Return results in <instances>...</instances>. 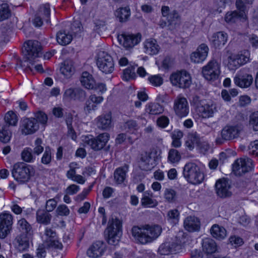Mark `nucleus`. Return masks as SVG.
Masks as SVG:
<instances>
[{"label":"nucleus","mask_w":258,"mask_h":258,"mask_svg":"<svg viewBox=\"0 0 258 258\" xmlns=\"http://www.w3.org/2000/svg\"><path fill=\"white\" fill-rule=\"evenodd\" d=\"M200 227H183L176 235L167 238L159 247L158 252L161 255H169L180 252L189 240V233L199 231Z\"/></svg>","instance_id":"obj_1"},{"label":"nucleus","mask_w":258,"mask_h":258,"mask_svg":"<svg viewBox=\"0 0 258 258\" xmlns=\"http://www.w3.org/2000/svg\"><path fill=\"white\" fill-rule=\"evenodd\" d=\"M41 46L40 43L36 40H29L24 44L22 53L24 60H19L16 65L17 69L18 65L22 68L26 72H32L33 66L35 62V59L40 57Z\"/></svg>","instance_id":"obj_2"},{"label":"nucleus","mask_w":258,"mask_h":258,"mask_svg":"<svg viewBox=\"0 0 258 258\" xmlns=\"http://www.w3.org/2000/svg\"><path fill=\"white\" fill-rule=\"evenodd\" d=\"M131 231L137 242L144 244L156 239L162 229L161 227H133Z\"/></svg>","instance_id":"obj_3"},{"label":"nucleus","mask_w":258,"mask_h":258,"mask_svg":"<svg viewBox=\"0 0 258 258\" xmlns=\"http://www.w3.org/2000/svg\"><path fill=\"white\" fill-rule=\"evenodd\" d=\"M14 179L19 184L28 182L35 175L34 167L23 162H18L14 164L11 170Z\"/></svg>","instance_id":"obj_4"},{"label":"nucleus","mask_w":258,"mask_h":258,"mask_svg":"<svg viewBox=\"0 0 258 258\" xmlns=\"http://www.w3.org/2000/svg\"><path fill=\"white\" fill-rule=\"evenodd\" d=\"M183 175L188 183L192 184H200L204 179V174L200 168L192 162H188L184 165Z\"/></svg>","instance_id":"obj_5"},{"label":"nucleus","mask_w":258,"mask_h":258,"mask_svg":"<svg viewBox=\"0 0 258 258\" xmlns=\"http://www.w3.org/2000/svg\"><path fill=\"white\" fill-rule=\"evenodd\" d=\"M192 102L196 106L199 115L203 118L211 117L217 111L216 104L212 103H206L205 100H201L198 96L192 97Z\"/></svg>","instance_id":"obj_6"},{"label":"nucleus","mask_w":258,"mask_h":258,"mask_svg":"<svg viewBox=\"0 0 258 258\" xmlns=\"http://www.w3.org/2000/svg\"><path fill=\"white\" fill-rule=\"evenodd\" d=\"M109 138V134L107 133L100 134L96 138L85 136L83 139V146L90 147L95 151H99L105 146Z\"/></svg>","instance_id":"obj_7"},{"label":"nucleus","mask_w":258,"mask_h":258,"mask_svg":"<svg viewBox=\"0 0 258 258\" xmlns=\"http://www.w3.org/2000/svg\"><path fill=\"white\" fill-rule=\"evenodd\" d=\"M19 231L21 232L16 238L17 248L20 251H24L29 247V240L32 238L34 230L32 227H20Z\"/></svg>","instance_id":"obj_8"},{"label":"nucleus","mask_w":258,"mask_h":258,"mask_svg":"<svg viewBox=\"0 0 258 258\" xmlns=\"http://www.w3.org/2000/svg\"><path fill=\"white\" fill-rule=\"evenodd\" d=\"M169 79L173 86L182 89L189 88L191 83L190 75L185 71L172 73Z\"/></svg>","instance_id":"obj_9"},{"label":"nucleus","mask_w":258,"mask_h":258,"mask_svg":"<svg viewBox=\"0 0 258 258\" xmlns=\"http://www.w3.org/2000/svg\"><path fill=\"white\" fill-rule=\"evenodd\" d=\"M97 65L99 69L105 74L111 73L114 70V62L112 57L104 51L98 53Z\"/></svg>","instance_id":"obj_10"},{"label":"nucleus","mask_w":258,"mask_h":258,"mask_svg":"<svg viewBox=\"0 0 258 258\" xmlns=\"http://www.w3.org/2000/svg\"><path fill=\"white\" fill-rule=\"evenodd\" d=\"M240 131L237 126L226 125L221 131L220 137L215 140L217 145H222L225 141H230L239 136Z\"/></svg>","instance_id":"obj_11"},{"label":"nucleus","mask_w":258,"mask_h":258,"mask_svg":"<svg viewBox=\"0 0 258 258\" xmlns=\"http://www.w3.org/2000/svg\"><path fill=\"white\" fill-rule=\"evenodd\" d=\"M202 74L207 80L213 81L217 79L220 74V66L215 60L210 61L202 68Z\"/></svg>","instance_id":"obj_12"},{"label":"nucleus","mask_w":258,"mask_h":258,"mask_svg":"<svg viewBox=\"0 0 258 258\" xmlns=\"http://www.w3.org/2000/svg\"><path fill=\"white\" fill-rule=\"evenodd\" d=\"M253 168L251 159L244 157L236 160L233 165V171L237 176H242Z\"/></svg>","instance_id":"obj_13"},{"label":"nucleus","mask_w":258,"mask_h":258,"mask_svg":"<svg viewBox=\"0 0 258 258\" xmlns=\"http://www.w3.org/2000/svg\"><path fill=\"white\" fill-rule=\"evenodd\" d=\"M173 109L177 116H186L189 112L187 99L181 95H178L174 100Z\"/></svg>","instance_id":"obj_14"},{"label":"nucleus","mask_w":258,"mask_h":258,"mask_svg":"<svg viewBox=\"0 0 258 258\" xmlns=\"http://www.w3.org/2000/svg\"><path fill=\"white\" fill-rule=\"evenodd\" d=\"M231 186L229 180L225 178L218 180L215 184L216 192L221 198H226L231 196Z\"/></svg>","instance_id":"obj_15"},{"label":"nucleus","mask_w":258,"mask_h":258,"mask_svg":"<svg viewBox=\"0 0 258 258\" xmlns=\"http://www.w3.org/2000/svg\"><path fill=\"white\" fill-rule=\"evenodd\" d=\"M209 52V47L205 43L200 45L196 50L190 54L191 61L195 63L203 62L207 58Z\"/></svg>","instance_id":"obj_16"},{"label":"nucleus","mask_w":258,"mask_h":258,"mask_svg":"<svg viewBox=\"0 0 258 258\" xmlns=\"http://www.w3.org/2000/svg\"><path fill=\"white\" fill-rule=\"evenodd\" d=\"M104 234L109 244L116 245L120 239L122 231L120 227H107Z\"/></svg>","instance_id":"obj_17"},{"label":"nucleus","mask_w":258,"mask_h":258,"mask_svg":"<svg viewBox=\"0 0 258 258\" xmlns=\"http://www.w3.org/2000/svg\"><path fill=\"white\" fill-rule=\"evenodd\" d=\"M39 127V123L35 118H26L22 122V132L25 135L32 134Z\"/></svg>","instance_id":"obj_18"},{"label":"nucleus","mask_w":258,"mask_h":258,"mask_svg":"<svg viewBox=\"0 0 258 258\" xmlns=\"http://www.w3.org/2000/svg\"><path fill=\"white\" fill-rule=\"evenodd\" d=\"M120 44L126 49L133 48L141 40V35L123 34L118 37Z\"/></svg>","instance_id":"obj_19"},{"label":"nucleus","mask_w":258,"mask_h":258,"mask_svg":"<svg viewBox=\"0 0 258 258\" xmlns=\"http://www.w3.org/2000/svg\"><path fill=\"white\" fill-rule=\"evenodd\" d=\"M103 100L102 96H97L95 94L91 95L86 100L84 106V111L86 114H88L92 111L97 109L98 104L101 103Z\"/></svg>","instance_id":"obj_20"},{"label":"nucleus","mask_w":258,"mask_h":258,"mask_svg":"<svg viewBox=\"0 0 258 258\" xmlns=\"http://www.w3.org/2000/svg\"><path fill=\"white\" fill-rule=\"evenodd\" d=\"M253 80L251 75L242 72L237 74L234 78L235 84L242 88L249 87L252 84Z\"/></svg>","instance_id":"obj_21"},{"label":"nucleus","mask_w":258,"mask_h":258,"mask_svg":"<svg viewBox=\"0 0 258 258\" xmlns=\"http://www.w3.org/2000/svg\"><path fill=\"white\" fill-rule=\"evenodd\" d=\"M105 244L103 241H97L88 248L87 254L88 256L97 258L102 255L105 251Z\"/></svg>","instance_id":"obj_22"},{"label":"nucleus","mask_w":258,"mask_h":258,"mask_svg":"<svg viewBox=\"0 0 258 258\" xmlns=\"http://www.w3.org/2000/svg\"><path fill=\"white\" fill-rule=\"evenodd\" d=\"M112 116L111 112L102 114L96 119V125L99 129L106 130L111 126Z\"/></svg>","instance_id":"obj_23"},{"label":"nucleus","mask_w":258,"mask_h":258,"mask_svg":"<svg viewBox=\"0 0 258 258\" xmlns=\"http://www.w3.org/2000/svg\"><path fill=\"white\" fill-rule=\"evenodd\" d=\"M210 40L214 47L220 48L227 42V34L222 31L218 32L212 35Z\"/></svg>","instance_id":"obj_24"},{"label":"nucleus","mask_w":258,"mask_h":258,"mask_svg":"<svg viewBox=\"0 0 258 258\" xmlns=\"http://www.w3.org/2000/svg\"><path fill=\"white\" fill-rule=\"evenodd\" d=\"M144 49L146 53L155 55L159 52L160 47L155 39H149L144 42Z\"/></svg>","instance_id":"obj_25"},{"label":"nucleus","mask_w":258,"mask_h":258,"mask_svg":"<svg viewBox=\"0 0 258 258\" xmlns=\"http://www.w3.org/2000/svg\"><path fill=\"white\" fill-rule=\"evenodd\" d=\"M7 123L0 124V142L8 143L12 138V133Z\"/></svg>","instance_id":"obj_26"},{"label":"nucleus","mask_w":258,"mask_h":258,"mask_svg":"<svg viewBox=\"0 0 258 258\" xmlns=\"http://www.w3.org/2000/svg\"><path fill=\"white\" fill-rule=\"evenodd\" d=\"M81 84L87 89H93L95 86V81L92 76L87 72H84L80 79Z\"/></svg>","instance_id":"obj_27"},{"label":"nucleus","mask_w":258,"mask_h":258,"mask_svg":"<svg viewBox=\"0 0 258 258\" xmlns=\"http://www.w3.org/2000/svg\"><path fill=\"white\" fill-rule=\"evenodd\" d=\"M168 26L171 30L178 27L180 24V17L177 11L174 10L170 12V15L166 18Z\"/></svg>","instance_id":"obj_28"},{"label":"nucleus","mask_w":258,"mask_h":258,"mask_svg":"<svg viewBox=\"0 0 258 258\" xmlns=\"http://www.w3.org/2000/svg\"><path fill=\"white\" fill-rule=\"evenodd\" d=\"M202 247L203 251L207 254H212L217 250L215 241L210 238H206L203 240Z\"/></svg>","instance_id":"obj_29"},{"label":"nucleus","mask_w":258,"mask_h":258,"mask_svg":"<svg viewBox=\"0 0 258 258\" xmlns=\"http://www.w3.org/2000/svg\"><path fill=\"white\" fill-rule=\"evenodd\" d=\"M75 71L73 62L70 60H65L60 68L61 73L66 78H70L74 74Z\"/></svg>","instance_id":"obj_30"},{"label":"nucleus","mask_w":258,"mask_h":258,"mask_svg":"<svg viewBox=\"0 0 258 258\" xmlns=\"http://www.w3.org/2000/svg\"><path fill=\"white\" fill-rule=\"evenodd\" d=\"M163 111L162 105L158 103L150 102L147 104L145 107V112L151 115H158Z\"/></svg>","instance_id":"obj_31"},{"label":"nucleus","mask_w":258,"mask_h":258,"mask_svg":"<svg viewBox=\"0 0 258 258\" xmlns=\"http://www.w3.org/2000/svg\"><path fill=\"white\" fill-rule=\"evenodd\" d=\"M235 6L237 13L240 17V20L242 21H245L247 19V9L246 6L242 0H236Z\"/></svg>","instance_id":"obj_32"},{"label":"nucleus","mask_w":258,"mask_h":258,"mask_svg":"<svg viewBox=\"0 0 258 258\" xmlns=\"http://www.w3.org/2000/svg\"><path fill=\"white\" fill-rule=\"evenodd\" d=\"M128 165H125L121 167L117 168L114 173V179L116 183L120 184L122 183L126 177V173L128 170Z\"/></svg>","instance_id":"obj_33"},{"label":"nucleus","mask_w":258,"mask_h":258,"mask_svg":"<svg viewBox=\"0 0 258 258\" xmlns=\"http://www.w3.org/2000/svg\"><path fill=\"white\" fill-rule=\"evenodd\" d=\"M210 232L213 237L218 240L224 239L227 235L224 227H211Z\"/></svg>","instance_id":"obj_34"},{"label":"nucleus","mask_w":258,"mask_h":258,"mask_svg":"<svg viewBox=\"0 0 258 258\" xmlns=\"http://www.w3.org/2000/svg\"><path fill=\"white\" fill-rule=\"evenodd\" d=\"M151 153L144 152L141 155L140 167L143 170H149L151 169L150 162L151 160Z\"/></svg>","instance_id":"obj_35"},{"label":"nucleus","mask_w":258,"mask_h":258,"mask_svg":"<svg viewBox=\"0 0 258 258\" xmlns=\"http://www.w3.org/2000/svg\"><path fill=\"white\" fill-rule=\"evenodd\" d=\"M72 39V35L64 31H59L56 35V40L61 45L69 44Z\"/></svg>","instance_id":"obj_36"},{"label":"nucleus","mask_w":258,"mask_h":258,"mask_svg":"<svg viewBox=\"0 0 258 258\" xmlns=\"http://www.w3.org/2000/svg\"><path fill=\"white\" fill-rule=\"evenodd\" d=\"M36 218L39 223L48 225L50 223L51 215L44 210H38L36 213Z\"/></svg>","instance_id":"obj_37"},{"label":"nucleus","mask_w":258,"mask_h":258,"mask_svg":"<svg viewBox=\"0 0 258 258\" xmlns=\"http://www.w3.org/2000/svg\"><path fill=\"white\" fill-rule=\"evenodd\" d=\"M22 159L27 163H32L35 160V156L30 148H25L21 153Z\"/></svg>","instance_id":"obj_38"},{"label":"nucleus","mask_w":258,"mask_h":258,"mask_svg":"<svg viewBox=\"0 0 258 258\" xmlns=\"http://www.w3.org/2000/svg\"><path fill=\"white\" fill-rule=\"evenodd\" d=\"M115 15L120 22L125 21L130 16V9L126 7L119 8L115 11Z\"/></svg>","instance_id":"obj_39"},{"label":"nucleus","mask_w":258,"mask_h":258,"mask_svg":"<svg viewBox=\"0 0 258 258\" xmlns=\"http://www.w3.org/2000/svg\"><path fill=\"white\" fill-rule=\"evenodd\" d=\"M13 216L6 212L0 214V226H12Z\"/></svg>","instance_id":"obj_40"},{"label":"nucleus","mask_w":258,"mask_h":258,"mask_svg":"<svg viewBox=\"0 0 258 258\" xmlns=\"http://www.w3.org/2000/svg\"><path fill=\"white\" fill-rule=\"evenodd\" d=\"M5 122L3 123H7L9 126H15L18 121V117L17 115L13 111H8L5 116Z\"/></svg>","instance_id":"obj_41"},{"label":"nucleus","mask_w":258,"mask_h":258,"mask_svg":"<svg viewBox=\"0 0 258 258\" xmlns=\"http://www.w3.org/2000/svg\"><path fill=\"white\" fill-rule=\"evenodd\" d=\"M11 15V12L8 5L3 3L0 5V21L9 19Z\"/></svg>","instance_id":"obj_42"},{"label":"nucleus","mask_w":258,"mask_h":258,"mask_svg":"<svg viewBox=\"0 0 258 258\" xmlns=\"http://www.w3.org/2000/svg\"><path fill=\"white\" fill-rule=\"evenodd\" d=\"M44 244L47 248L61 249L62 248V244L59 241L57 237L51 240H44Z\"/></svg>","instance_id":"obj_43"},{"label":"nucleus","mask_w":258,"mask_h":258,"mask_svg":"<svg viewBox=\"0 0 258 258\" xmlns=\"http://www.w3.org/2000/svg\"><path fill=\"white\" fill-rule=\"evenodd\" d=\"M164 198L168 203H174L176 200V192L172 188H166L164 191Z\"/></svg>","instance_id":"obj_44"},{"label":"nucleus","mask_w":258,"mask_h":258,"mask_svg":"<svg viewBox=\"0 0 258 258\" xmlns=\"http://www.w3.org/2000/svg\"><path fill=\"white\" fill-rule=\"evenodd\" d=\"M52 157V152L50 148L48 146L46 147L41 159V163L46 165H49L51 162Z\"/></svg>","instance_id":"obj_45"},{"label":"nucleus","mask_w":258,"mask_h":258,"mask_svg":"<svg viewBox=\"0 0 258 258\" xmlns=\"http://www.w3.org/2000/svg\"><path fill=\"white\" fill-rule=\"evenodd\" d=\"M168 159L172 163H178L181 159V155L176 149H171L168 152Z\"/></svg>","instance_id":"obj_46"},{"label":"nucleus","mask_w":258,"mask_h":258,"mask_svg":"<svg viewBox=\"0 0 258 258\" xmlns=\"http://www.w3.org/2000/svg\"><path fill=\"white\" fill-rule=\"evenodd\" d=\"M141 204L144 207L152 208L156 207L158 205V202L156 200L145 195L141 199Z\"/></svg>","instance_id":"obj_47"},{"label":"nucleus","mask_w":258,"mask_h":258,"mask_svg":"<svg viewBox=\"0 0 258 258\" xmlns=\"http://www.w3.org/2000/svg\"><path fill=\"white\" fill-rule=\"evenodd\" d=\"M74 100L83 101L86 97V92L80 87L74 88Z\"/></svg>","instance_id":"obj_48"},{"label":"nucleus","mask_w":258,"mask_h":258,"mask_svg":"<svg viewBox=\"0 0 258 258\" xmlns=\"http://www.w3.org/2000/svg\"><path fill=\"white\" fill-rule=\"evenodd\" d=\"M148 80L152 86L156 87H160L163 83V79L159 75L151 76Z\"/></svg>","instance_id":"obj_49"},{"label":"nucleus","mask_w":258,"mask_h":258,"mask_svg":"<svg viewBox=\"0 0 258 258\" xmlns=\"http://www.w3.org/2000/svg\"><path fill=\"white\" fill-rule=\"evenodd\" d=\"M238 19H240V17L237 11L228 12L226 13L225 17V20L227 23H235Z\"/></svg>","instance_id":"obj_50"},{"label":"nucleus","mask_w":258,"mask_h":258,"mask_svg":"<svg viewBox=\"0 0 258 258\" xmlns=\"http://www.w3.org/2000/svg\"><path fill=\"white\" fill-rule=\"evenodd\" d=\"M241 66L236 55L231 56L229 57L228 67L230 70H235Z\"/></svg>","instance_id":"obj_51"},{"label":"nucleus","mask_w":258,"mask_h":258,"mask_svg":"<svg viewBox=\"0 0 258 258\" xmlns=\"http://www.w3.org/2000/svg\"><path fill=\"white\" fill-rule=\"evenodd\" d=\"M199 219L194 216L187 217L184 221V226H200Z\"/></svg>","instance_id":"obj_52"},{"label":"nucleus","mask_w":258,"mask_h":258,"mask_svg":"<svg viewBox=\"0 0 258 258\" xmlns=\"http://www.w3.org/2000/svg\"><path fill=\"white\" fill-rule=\"evenodd\" d=\"M42 141L40 138H37L34 142V148L32 150L34 154L39 155L44 150V148L42 146Z\"/></svg>","instance_id":"obj_53"},{"label":"nucleus","mask_w":258,"mask_h":258,"mask_svg":"<svg viewBox=\"0 0 258 258\" xmlns=\"http://www.w3.org/2000/svg\"><path fill=\"white\" fill-rule=\"evenodd\" d=\"M124 126L125 129L128 130V131L132 133H134L135 131H137L139 128V126L137 124L136 121L134 120H129L125 122Z\"/></svg>","instance_id":"obj_54"},{"label":"nucleus","mask_w":258,"mask_h":258,"mask_svg":"<svg viewBox=\"0 0 258 258\" xmlns=\"http://www.w3.org/2000/svg\"><path fill=\"white\" fill-rule=\"evenodd\" d=\"M136 76L135 69L133 67L128 68L123 71V79L125 81H128L131 79H134Z\"/></svg>","instance_id":"obj_55"},{"label":"nucleus","mask_w":258,"mask_h":258,"mask_svg":"<svg viewBox=\"0 0 258 258\" xmlns=\"http://www.w3.org/2000/svg\"><path fill=\"white\" fill-rule=\"evenodd\" d=\"M44 240H51L53 238H56L57 235L55 230L52 227H46L44 231Z\"/></svg>","instance_id":"obj_56"},{"label":"nucleus","mask_w":258,"mask_h":258,"mask_svg":"<svg viewBox=\"0 0 258 258\" xmlns=\"http://www.w3.org/2000/svg\"><path fill=\"white\" fill-rule=\"evenodd\" d=\"M58 215L67 216L70 214V210L68 207L63 204L59 205L55 211Z\"/></svg>","instance_id":"obj_57"},{"label":"nucleus","mask_w":258,"mask_h":258,"mask_svg":"<svg viewBox=\"0 0 258 258\" xmlns=\"http://www.w3.org/2000/svg\"><path fill=\"white\" fill-rule=\"evenodd\" d=\"M229 242L235 247H239L243 244V239L235 235L230 236L229 238Z\"/></svg>","instance_id":"obj_58"},{"label":"nucleus","mask_w":258,"mask_h":258,"mask_svg":"<svg viewBox=\"0 0 258 258\" xmlns=\"http://www.w3.org/2000/svg\"><path fill=\"white\" fill-rule=\"evenodd\" d=\"M188 138L196 146L199 147H202V140L200 136L196 133L191 134L188 135Z\"/></svg>","instance_id":"obj_59"},{"label":"nucleus","mask_w":258,"mask_h":258,"mask_svg":"<svg viewBox=\"0 0 258 258\" xmlns=\"http://www.w3.org/2000/svg\"><path fill=\"white\" fill-rule=\"evenodd\" d=\"M35 118L37 121L42 124H45L47 121V116L45 113L41 111H38L34 113Z\"/></svg>","instance_id":"obj_60"},{"label":"nucleus","mask_w":258,"mask_h":258,"mask_svg":"<svg viewBox=\"0 0 258 258\" xmlns=\"http://www.w3.org/2000/svg\"><path fill=\"white\" fill-rule=\"evenodd\" d=\"M249 123L254 131H258V111L254 112L250 115Z\"/></svg>","instance_id":"obj_61"},{"label":"nucleus","mask_w":258,"mask_h":258,"mask_svg":"<svg viewBox=\"0 0 258 258\" xmlns=\"http://www.w3.org/2000/svg\"><path fill=\"white\" fill-rule=\"evenodd\" d=\"M57 205V202L54 199H49L46 201L45 209L47 212L52 211L56 207Z\"/></svg>","instance_id":"obj_62"},{"label":"nucleus","mask_w":258,"mask_h":258,"mask_svg":"<svg viewBox=\"0 0 258 258\" xmlns=\"http://www.w3.org/2000/svg\"><path fill=\"white\" fill-rule=\"evenodd\" d=\"M178 216L179 212L177 209L171 210L168 211L167 214L168 219L173 220L175 224L178 221Z\"/></svg>","instance_id":"obj_63"},{"label":"nucleus","mask_w":258,"mask_h":258,"mask_svg":"<svg viewBox=\"0 0 258 258\" xmlns=\"http://www.w3.org/2000/svg\"><path fill=\"white\" fill-rule=\"evenodd\" d=\"M249 147V154L258 157V140L254 141L250 144Z\"/></svg>","instance_id":"obj_64"}]
</instances>
